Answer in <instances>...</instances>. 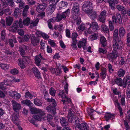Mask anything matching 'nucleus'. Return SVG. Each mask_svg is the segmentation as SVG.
<instances>
[{
	"instance_id": "14",
	"label": "nucleus",
	"mask_w": 130,
	"mask_h": 130,
	"mask_svg": "<svg viewBox=\"0 0 130 130\" xmlns=\"http://www.w3.org/2000/svg\"><path fill=\"white\" fill-rule=\"evenodd\" d=\"M104 118L106 121L108 122L109 120H113L115 118V114L109 112H106L104 115Z\"/></svg>"
},
{
	"instance_id": "52",
	"label": "nucleus",
	"mask_w": 130,
	"mask_h": 130,
	"mask_svg": "<svg viewBox=\"0 0 130 130\" xmlns=\"http://www.w3.org/2000/svg\"><path fill=\"white\" fill-rule=\"evenodd\" d=\"M11 74L13 75H15L19 73V71L16 68H14L11 70L10 71Z\"/></svg>"
},
{
	"instance_id": "57",
	"label": "nucleus",
	"mask_w": 130,
	"mask_h": 130,
	"mask_svg": "<svg viewBox=\"0 0 130 130\" xmlns=\"http://www.w3.org/2000/svg\"><path fill=\"white\" fill-rule=\"evenodd\" d=\"M47 120L48 122H50L53 119V116L50 114H47Z\"/></svg>"
},
{
	"instance_id": "19",
	"label": "nucleus",
	"mask_w": 130,
	"mask_h": 130,
	"mask_svg": "<svg viewBox=\"0 0 130 130\" xmlns=\"http://www.w3.org/2000/svg\"><path fill=\"white\" fill-rule=\"evenodd\" d=\"M19 26L18 25V20L15 21L12 25V27L11 31L12 32H15L19 30Z\"/></svg>"
},
{
	"instance_id": "42",
	"label": "nucleus",
	"mask_w": 130,
	"mask_h": 130,
	"mask_svg": "<svg viewBox=\"0 0 130 130\" xmlns=\"http://www.w3.org/2000/svg\"><path fill=\"white\" fill-rule=\"evenodd\" d=\"M49 92L51 95L54 96L55 95L56 91L54 88L52 87L49 89Z\"/></svg>"
},
{
	"instance_id": "20",
	"label": "nucleus",
	"mask_w": 130,
	"mask_h": 130,
	"mask_svg": "<svg viewBox=\"0 0 130 130\" xmlns=\"http://www.w3.org/2000/svg\"><path fill=\"white\" fill-rule=\"evenodd\" d=\"M114 81L118 86L120 87L122 86L123 88V80H122L121 78L120 77H116L114 79Z\"/></svg>"
},
{
	"instance_id": "41",
	"label": "nucleus",
	"mask_w": 130,
	"mask_h": 130,
	"mask_svg": "<svg viewBox=\"0 0 130 130\" xmlns=\"http://www.w3.org/2000/svg\"><path fill=\"white\" fill-rule=\"evenodd\" d=\"M88 24L89 25L90 27L88 29H86L85 30V32L86 34H91L92 33H93V32H92V28H91V26L90 25V23H88Z\"/></svg>"
},
{
	"instance_id": "43",
	"label": "nucleus",
	"mask_w": 130,
	"mask_h": 130,
	"mask_svg": "<svg viewBox=\"0 0 130 130\" xmlns=\"http://www.w3.org/2000/svg\"><path fill=\"white\" fill-rule=\"evenodd\" d=\"M47 5L44 3L40 4L37 5L36 8H45L47 7Z\"/></svg>"
},
{
	"instance_id": "63",
	"label": "nucleus",
	"mask_w": 130,
	"mask_h": 130,
	"mask_svg": "<svg viewBox=\"0 0 130 130\" xmlns=\"http://www.w3.org/2000/svg\"><path fill=\"white\" fill-rule=\"evenodd\" d=\"M85 25L84 24H82L79 26L78 27V29L79 30L83 31L85 29Z\"/></svg>"
},
{
	"instance_id": "56",
	"label": "nucleus",
	"mask_w": 130,
	"mask_h": 130,
	"mask_svg": "<svg viewBox=\"0 0 130 130\" xmlns=\"http://www.w3.org/2000/svg\"><path fill=\"white\" fill-rule=\"evenodd\" d=\"M95 111L93 109L89 108L87 110V112L89 116H92L93 115V113Z\"/></svg>"
},
{
	"instance_id": "2",
	"label": "nucleus",
	"mask_w": 130,
	"mask_h": 130,
	"mask_svg": "<svg viewBox=\"0 0 130 130\" xmlns=\"http://www.w3.org/2000/svg\"><path fill=\"white\" fill-rule=\"evenodd\" d=\"M70 12V10L69 9H68L62 13H57L55 19L56 21L59 22H60L62 19H63L64 20L65 19L66 16H68Z\"/></svg>"
},
{
	"instance_id": "29",
	"label": "nucleus",
	"mask_w": 130,
	"mask_h": 130,
	"mask_svg": "<svg viewBox=\"0 0 130 130\" xmlns=\"http://www.w3.org/2000/svg\"><path fill=\"white\" fill-rule=\"evenodd\" d=\"M83 8H92V4L91 2L89 1H87L85 2L84 4L82 6Z\"/></svg>"
},
{
	"instance_id": "8",
	"label": "nucleus",
	"mask_w": 130,
	"mask_h": 130,
	"mask_svg": "<svg viewBox=\"0 0 130 130\" xmlns=\"http://www.w3.org/2000/svg\"><path fill=\"white\" fill-rule=\"evenodd\" d=\"M41 59L43 60H45V59L42 57L40 53L38 55H36L35 57V64L38 67L41 65Z\"/></svg>"
},
{
	"instance_id": "40",
	"label": "nucleus",
	"mask_w": 130,
	"mask_h": 130,
	"mask_svg": "<svg viewBox=\"0 0 130 130\" xmlns=\"http://www.w3.org/2000/svg\"><path fill=\"white\" fill-rule=\"evenodd\" d=\"M72 43L71 46L73 47L72 48H74L76 49L77 48V47L76 46V43L77 41V39H72Z\"/></svg>"
},
{
	"instance_id": "3",
	"label": "nucleus",
	"mask_w": 130,
	"mask_h": 130,
	"mask_svg": "<svg viewBox=\"0 0 130 130\" xmlns=\"http://www.w3.org/2000/svg\"><path fill=\"white\" fill-rule=\"evenodd\" d=\"M52 105H50L46 108V109L48 112H50L54 115L56 113V108L57 104L56 103L55 100L53 101L52 102Z\"/></svg>"
},
{
	"instance_id": "4",
	"label": "nucleus",
	"mask_w": 130,
	"mask_h": 130,
	"mask_svg": "<svg viewBox=\"0 0 130 130\" xmlns=\"http://www.w3.org/2000/svg\"><path fill=\"white\" fill-rule=\"evenodd\" d=\"M36 114L32 116V118L35 120L36 121H40L42 117L45 115L44 112L42 110L38 109L35 110Z\"/></svg>"
},
{
	"instance_id": "47",
	"label": "nucleus",
	"mask_w": 130,
	"mask_h": 130,
	"mask_svg": "<svg viewBox=\"0 0 130 130\" xmlns=\"http://www.w3.org/2000/svg\"><path fill=\"white\" fill-rule=\"evenodd\" d=\"M30 36L29 35H25L23 37V39L24 42H27L29 40Z\"/></svg>"
},
{
	"instance_id": "15",
	"label": "nucleus",
	"mask_w": 130,
	"mask_h": 130,
	"mask_svg": "<svg viewBox=\"0 0 130 130\" xmlns=\"http://www.w3.org/2000/svg\"><path fill=\"white\" fill-rule=\"evenodd\" d=\"M13 109L15 111L17 112L21 109V105L16 101H12Z\"/></svg>"
},
{
	"instance_id": "12",
	"label": "nucleus",
	"mask_w": 130,
	"mask_h": 130,
	"mask_svg": "<svg viewBox=\"0 0 130 130\" xmlns=\"http://www.w3.org/2000/svg\"><path fill=\"white\" fill-rule=\"evenodd\" d=\"M27 50V46L24 45H21L19 47V51L21 56L25 55V51Z\"/></svg>"
},
{
	"instance_id": "17",
	"label": "nucleus",
	"mask_w": 130,
	"mask_h": 130,
	"mask_svg": "<svg viewBox=\"0 0 130 130\" xmlns=\"http://www.w3.org/2000/svg\"><path fill=\"white\" fill-rule=\"evenodd\" d=\"M114 104L116 107H117L120 113V116L121 117H123V113L122 112V108L120 106V103L118 102L117 100H115L114 102Z\"/></svg>"
},
{
	"instance_id": "33",
	"label": "nucleus",
	"mask_w": 130,
	"mask_h": 130,
	"mask_svg": "<svg viewBox=\"0 0 130 130\" xmlns=\"http://www.w3.org/2000/svg\"><path fill=\"white\" fill-rule=\"evenodd\" d=\"M125 33L124 28L123 27L120 28L119 29V36L120 37H122Z\"/></svg>"
},
{
	"instance_id": "36",
	"label": "nucleus",
	"mask_w": 130,
	"mask_h": 130,
	"mask_svg": "<svg viewBox=\"0 0 130 130\" xmlns=\"http://www.w3.org/2000/svg\"><path fill=\"white\" fill-rule=\"evenodd\" d=\"M34 103L35 104L38 106H40L42 105V103L40 99H34Z\"/></svg>"
},
{
	"instance_id": "6",
	"label": "nucleus",
	"mask_w": 130,
	"mask_h": 130,
	"mask_svg": "<svg viewBox=\"0 0 130 130\" xmlns=\"http://www.w3.org/2000/svg\"><path fill=\"white\" fill-rule=\"evenodd\" d=\"M113 48L114 51L119 50L121 48L122 46L123 43L121 41L119 40L115 39L113 40Z\"/></svg>"
},
{
	"instance_id": "23",
	"label": "nucleus",
	"mask_w": 130,
	"mask_h": 130,
	"mask_svg": "<svg viewBox=\"0 0 130 130\" xmlns=\"http://www.w3.org/2000/svg\"><path fill=\"white\" fill-rule=\"evenodd\" d=\"M100 41L102 46L103 47L106 46L107 44V40L106 38L104 36H102L100 38Z\"/></svg>"
},
{
	"instance_id": "54",
	"label": "nucleus",
	"mask_w": 130,
	"mask_h": 130,
	"mask_svg": "<svg viewBox=\"0 0 130 130\" xmlns=\"http://www.w3.org/2000/svg\"><path fill=\"white\" fill-rule=\"evenodd\" d=\"M124 125L126 130H130V126L129 125L127 122L125 120L124 121Z\"/></svg>"
},
{
	"instance_id": "45",
	"label": "nucleus",
	"mask_w": 130,
	"mask_h": 130,
	"mask_svg": "<svg viewBox=\"0 0 130 130\" xmlns=\"http://www.w3.org/2000/svg\"><path fill=\"white\" fill-rule=\"evenodd\" d=\"M0 66L2 69L4 70H6L9 68L8 66L6 64L1 63Z\"/></svg>"
},
{
	"instance_id": "38",
	"label": "nucleus",
	"mask_w": 130,
	"mask_h": 130,
	"mask_svg": "<svg viewBox=\"0 0 130 130\" xmlns=\"http://www.w3.org/2000/svg\"><path fill=\"white\" fill-rule=\"evenodd\" d=\"M58 1V0H51L50 3L51 4L50 5L51 8H55L56 4Z\"/></svg>"
},
{
	"instance_id": "60",
	"label": "nucleus",
	"mask_w": 130,
	"mask_h": 130,
	"mask_svg": "<svg viewBox=\"0 0 130 130\" xmlns=\"http://www.w3.org/2000/svg\"><path fill=\"white\" fill-rule=\"evenodd\" d=\"M124 58L123 57H121V58H119V63L120 65H122L125 63V61Z\"/></svg>"
},
{
	"instance_id": "48",
	"label": "nucleus",
	"mask_w": 130,
	"mask_h": 130,
	"mask_svg": "<svg viewBox=\"0 0 130 130\" xmlns=\"http://www.w3.org/2000/svg\"><path fill=\"white\" fill-rule=\"evenodd\" d=\"M6 35L5 33V30H3L1 31V39L3 40H4L5 39V36Z\"/></svg>"
},
{
	"instance_id": "64",
	"label": "nucleus",
	"mask_w": 130,
	"mask_h": 130,
	"mask_svg": "<svg viewBox=\"0 0 130 130\" xmlns=\"http://www.w3.org/2000/svg\"><path fill=\"white\" fill-rule=\"evenodd\" d=\"M66 36L67 37L70 38V30L69 29H67L66 30Z\"/></svg>"
},
{
	"instance_id": "39",
	"label": "nucleus",
	"mask_w": 130,
	"mask_h": 130,
	"mask_svg": "<svg viewBox=\"0 0 130 130\" xmlns=\"http://www.w3.org/2000/svg\"><path fill=\"white\" fill-rule=\"evenodd\" d=\"M21 10L20 9H15L14 12V15L16 18H17Z\"/></svg>"
},
{
	"instance_id": "10",
	"label": "nucleus",
	"mask_w": 130,
	"mask_h": 130,
	"mask_svg": "<svg viewBox=\"0 0 130 130\" xmlns=\"http://www.w3.org/2000/svg\"><path fill=\"white\" fill-rule=\"evenodd\" d=\"M31 42L32 44L34 46H36L38 44L39 42V39L38 38L36 37L34 34L30 35Z\"/></svg>"
},
{
	"instance_id": "30",
	"label": "nucleus",
	"mask_w": 130,
	"mask_h": 130,
	"mask_svg": "<svg viewBox=\"0 0 130 130\" xmlns=\"http://www.w3.org/2000/svg\"><path fill=\"white\" fill-rule=\"evenodd\" d=\"M59 66H57L56 67V75L57 76H60V74L62 73L61 69L60 67V66L61 64L59 63Z\"/></svg>"
},
{
	"instance_id": "62",
	"label": "nucleus",
	"mask_w": 130,
	"mask_h": 130,
	"mask_svg": "<svg viewBox=\"0 0 130 130\" xmlns=\"http://www.w3.org/2000/svg\"><path fill=\"white\" fill-rule=\"evenodd\" d=\"M121 102L122 106H125V101L124 96H122L121 99Z\"/></svg>"
},
{
	"instance_id": "5",
	"label": "nucleus",
	"mask_w": 130,
	"mask_h": 130,
	"mask_svg": "<svg viewBox=\"0 0 130 130\" xmlns=\"http://www.w3.org/2000/svg\"><path fill=\"white\" fill-rule=\"evenodd\" d=\"M82 9L85 13L88 14L89 16L92 20H94L97 17V12L92 9Z\"/></svg>"
},
{
	"instance_id": "1",
	"label": "nucleus",
	"mask_w": 130,
	"mask_h": 130,
	"mask_svg": "<svg viewBox=\"0 0 130 130\" xmlns=\"http://www.w3.org/2000/svg\"><path fill=\"white\" fill-rule=\"evenodd\" d=\"M74 120L75 121H73V123L75 125L76 130H81L82 128H84V127L86 128V126H87V123L86 122L83 123L82 122V120L81 118H76Z\"/></svg>"
},
{
	"instance_id": "37",
	"label": "nucleus",
	"mask_w": 130,
	"mask_h": 130,
	"mask_svg": "<svg viewBox=\"0 0 130 130\" xmlns=\"http://www.w3.org/2000/svg\"><path fill=\"white\" fill-rule=\"evenodd\" d=\"M87 42V40L86 39H83L82 41H80L78 42L77 45L78 47L79 48H81L83 45V42Z\"/></svg>"
},
{
	"instance_id": "34",
	"label": "nucleus",
	"mask_w": 130,
	"mask_h": 130,
	"mask_svg": "<svg viewBox=\"0 0 130 130\" xmlns=\"http://www.w3.org/2000/svg\"><path fill=\"white\" fill-rule=\"evenodd\" d=\"M30 19L27 17L26 18L24 19L23 21V24L24 25L28 26L30 24Z\"/></svg>"
},
{
	"instance_id": "26",
	"label": "nucleus",
	"mask_w": 130,
	"mask_h": 130,
	"mask_svg": "<svg viewBox=\"0 0 130 130\" xmlns=\"http://www.w3.org/2000/svg\"><path fill=\"white\" fill-rule=\"evenodd\" d=\"M101 72L100 73V76L102 79H104L106 77V69L103 68L101 69Z\"/></svg>"
},
{
	"instance_id": "22",
	"label": "nucleus",
	"mask_w": 130,
	"mask_h": 130,
	"mask_svg": "<svg viewBox=\"0 0 130 130\" xmlns=\"http://www.w3.org/2000/svg\"><path fill=\"white\" fill-rule=\"evenodd\" d=\"M18 63L21 69H24L25 68V64L26 63V62L23 59H19L18 61Z\"/></svg>"
},
{
	"instance_id": "58",
	"label": "nucleus",
	"mask_w": 130,
	"mask_h": 130,
	"mask_svg": "<svg viewBox=\"0 0 130 130\" xmlns=\"http://www.w3.org/2000/svg\"><path fill=\"white\" fill-rule=\"evenodd\" d=\"M28 9H24L23 11L22 15L23 17H26L27 16V12Z\"/></svg>"
},
{
	"instance_id": "59",
	"label": "nucleus",
	"mask_w": 130,
	"mask_h": 130,
	"mask_svg": "<svg viewBox=\"0 0 130 130\" xmlns=\"http://www.w3.org/2000/svg\"><path fill=\"white\" fill-rule=\"evenodd\" d=\"M126 93L127 97L130 98V86H127L126 90Z\"/></svg>"
},
{
	"instance_id": "32",
	"label": "nucleus",
	"mask_w": 130,
	"mask_h": 130,
	"mask_svg": "<svg viewBox=\"0 0 130 130\" xmlns=\"http://www.w3.org/2000/svg\"><path fill=\"white\" fill-rule=\"evenodd\" d=\"M101 27L102 30L105 32L108 33L109 32L108 28L107 27V26L105 25V23H102Z\"/></svg>"
},
{
	"instance_id": "46",
	"label": "nucleus",
	"mask_w": 130,
	"mask_h": 130,
	"mask_svg": "<svg viewBox=\"0 0 130 130\" xmlns=\"http://www.w3.org/2000/svg\"><path fill=\"white\" fill-rule=\"evenodd\" d=\"M127 41L126 45L127 46H130V34L128 33L127 35Z\"/></svg>"
},
{
	"instance_id": "25",
	"label": "nucleus",
	"mask_w": 130,
	"mask_h": 130,
	"mask_svg": "<svg viewBox=\"0 0 130 130\" xmlns=\"http://www.w3.org/2000/svg\"><path fill=\"white\" fill-rule=\"evenodd\" d=\"M22 105H25L27 106H31L32 102L30 100L28 99L23 100L21 102Z\"/></svg>"
},
{
	"instance_id": "7",
	"label": "nucleus",
	"mask_w": 130,
	"mask_h": 130,
	"mask_svg": "<svg viewBox=\"0 0 130 130\" xmlns=\"http://www.w3.org/2000/svg\"><path fill=\"white\" fill-rule=\"evenodd\" d=\"M118 2L117 0H112L109 3V7L111 8H124L125 7L124 5L118 4Z\"/></svg>"
},
{
	"instance_id": "24",
	"label": "nucleus",
	"mask_w": 130,
	"mask_h": 130,
	"mask_svg": "<svg viewBox=\"0 0 130 130\" xmlns=\"http://www.w3.org/2000/svg\"><path fill=\"white\" fill-rule=\"evenodd\" d=\"M125 71L124 70L120 69L118 71L117 75L119 77H123L125 74Z\"/></svg>"
},
{
	"instance_id": "11",
	"label": "nucleus",
	"mask_w": 130,
	"mask_h": 130,
	"mask_svg": "<svg viewBox=\"0 0 130 130\" xmlns=\"http://www.w3.org/2000/svg\"><path fill=\"white\" fill-rule=\"evenodd\" d=\"M123 88H126L127 85H128V86H130V75H126L123 78Z\"/></svg>"
},
{
	"instance_id": "61",
	"label": "nucleus",
	"mask_w": 130,
	"mask_h": 130,
	"mask_svg": "<svg viewBox=\"0 0 130 130\" xmlns=\"http://www.w3.org/2000/svg\"><path fill=\"white\" fill-rule=\"evenodd\" d=\"M40 34L42 37L45 39H47L49 38L48 36L46 34L42 32H41Z\"/></svg>"
},
{
	"instance_id": "49",
	"label": "nucleus",
	"mask_w": 130,
	"mask_h": 130,
	"mask_svg": "<svg viewBox=\"0 0 130 130\" xmlns=\"http://www.w3.org/2000/svg\"><path fill=\"white\" fill-rule=\"evenodd\" d=\"M105 17L102 15H99V21L102 23H105Z\"/></svg>"
},
{
	"instance_id": "35",
	"label": "nucleus",
	"mask_w": 130,
	"mask_h": 130,
	"mask_svg": "<svg viewBox=\"0 0 130 130\" xmlns=\"http://www.w3.org/2000/svg\"><path fill=\"white\" fill-rule=\"evenodd\" d=\"M113 40L116 39V40H119L118 30V29H115L113 34Z\"/></svg>"
},
{
	"instance_id": "53",
	"label": "nucleus",
	"mask_w": 130,
	"mask_h": 130,
	"mask_svg": "<svg viewBox=\"0 0 130 130\" xmlns=\"http://www.w3.org/2000/svg\"><path fill=\"white\" fill-rule=\"evenodd\" d=\"M4 13L6 15H9L11 14V11L9 9H4Z\"/></svg>"
},
{
	"instance_id": "18",
	"label": "nucleus",
	"mask_w": 130,
	"mask_h": 130,
	"mask_svg": "<svg viewBox=\"0 0 130 130\" xmlns=\"http://www.w3.org/2000/svg\"><path fill=\"white\" fill-rule=\"evenodd\" d=\"M91 27L92 29V32H95L99 29L98 23L95 22H92L91 24H90Z\"/></svg>"
},
{
	"instance_id": "55",
	"label": "nucleus",
	"mask_w": 130,
	"mask_h": 130,
	"mask_svg": "<svg viewBox=\"0 0 130 130\" xmlns=\"http://www.w3.org/2000/svg\"><path fill=\"white\" fill-rule=\"evenodd\" d=\"M23 21L22 19L21 18H20L18 21V25L20 28H22L23 27Z\"/></svg>"
},
{
	"instance_id": "44",
	"label": "nucleus",
	"mask_w": 130,
	"mask_h": 130,
	"mask_svg": "<svg viewBox=\"0 0 130 130\" xmlns=\"http://www.w3.org/2000/svg\"><path fill=\"white\" fill-rule=\"evenodd\" d=\"M99 52L100 55L104 54L106 53H107V51L105 49H103L101 48H99Z\"/></svg>"
},
{
	"instance_id": "27",
	"label": "nucleus",
	"mask_w": 130,
	"mask_h": 130,
	"mask_svg": "<svg viewBox=\"0 0 130 130\" xmlns=\"http://www.w3.org/2000/svg\"><path fill=\"white\" fill-rule=\"evenodd\" d=\"M13 20V18L11 17H6V22L7 26H10L11 25L12 22Z\"/></svg>"
},
{
	"instance_id": "31",
	"label": "nucleus",
	"mask_w": 130,
	"mask_h": 130,
	"mask_svg": "<svg viewBox=\"0 0 130 130\" xmlns=\"http://www.w3.org/2000/svg\"><path fill=\"white\" fill-rule=\"evenodd\" d=\"M60 122L62 126H65L68 125L67 121L64 118L62 117L60 119Z\"/></svg>"
},
{
	"instance_id": "51",
	"label": "nucleus",
	"mask_w": 130,
	"mask_h": 130,
	"mask_svg": "<svg viewBox=\"0 0 130 130\" xmlns=\"http://www.w3.org/2000/svg\"><path fill=\"white\" fill-rule=\"evenodd\" d=\"M109 28L110 31H112L114 30V27L112 22L111 21L109 22Z\"/></svg>"
},
{
	"instance_id": "9",
	"label": "nucleus",
	"mask_w": 130,
	"mask_h": 130,
	"mask_svg": "<svg viewBox=\"0 0 130 130\" xmlns=\"http://www.w3.org/2000/svg\"><path fill=\"white\" fill-rule=\"evenodd\" d=\"M112 21L113 22L118 23L121 26L122 24V19L120 14L117 13L116 14V16H113Z\"/></svg>"
},
{
	"instance_id": "21",
	"label": "nucleus",
	"mask_w": 130,
	"mask_h": 130,
	"mask_svg": "<svg viewBox=\"0 0 130 130\" xmlns=\"http://www.w3.org/2000/svg\"><path fill=\"white\" fill-rule=\"evenodd\" d=\"M117 55L114 53H109L107 55V58L110 61L113 62V60L116 59Z\"/></svg>"
},
{
	"instance_id": "28",
	"label": "nucleus",
	"mask_w": 130,
	"mask_h": 130,
	"mask_svg": "<svg viewBox=\"0 0 130 130\" xmlns=\"http://www.w3.org/2000/svg\"><path fill=\"white\" fill-rule=\"evenodd\" d=\"M67 117L68 121L70 123H72L73 120L75 119L73 118V115L72 114L71 110H69Z\"/></svg>"
},
{
	"instance_id": "13",
	"label": "nucleus",
	"mask_w": 130,
	"mask_h": 130,
	"mask_svg": "<svg viewBox=\"0 0 130 130\" xmlns=\"http://www.w3.org/2000/svg\"><path fill=\"white\" fill-rule=\"evenodd\" d=\"M19 116L18 113L17 114L14 113L12 116V120L13 122L17 125H19L18 123L19 121Z\"/></svg>"
},
{
	"instance_id": "16",
	"label": "nucleus",
	"mask_w": 130,
	"mask_h": 130,
	"mask_svg": "<svg viewBox=\"0 0 130 130\" xmlns=\"http://www.w3.org/2000/svg\"><path fill=\"white\" fill-rule=\"evenodd\" d=\"M32 70L35 77L38 79L41 78L40 73L37 68H32Z\"/></svg>"
},
{
	"instance_id": "50",
	"label": "nucleus",
	"mask_w": 130,
	"mask_h": 130,
	"mask_svg": "<svg viewBox=\"0 0 130 130\" xmlns=\"http://www.w3.org/2000/svg\"><path fill=\"white\" fill-rule=\"evenodd\" d=\"M25 97L26 98H29L30 99H32L33 97L32 94L29 91L26 92L25 93Z\"/></svg>"
}]
</instances>
